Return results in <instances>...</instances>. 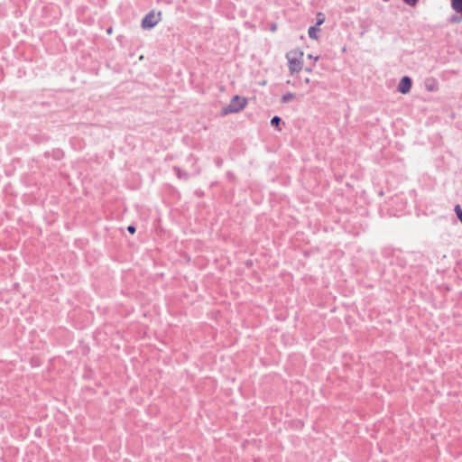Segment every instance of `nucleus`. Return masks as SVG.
I'll list each match as a JSON object with an SVG mask.
<instances>
[{
    "label": "nucleus",
    "mask_w": 462,
    "mask_h": 462,
    "mask_svg": "<svg viewBox=\"0 0 462 462\" xmlns=\"http://www.w3.org/2000/svg\"><path fill=\"white\" fill-rule=\"evenodd\" d=\"M302 56L303 52L291 51L286 54V58L289 63V69L291 74L298 73L302 69Z\"/></svg>",
    "instance_id": "f257e3e1"
},
{
    "label": "nucleus",
    "mask_w": 462,
    "mask_h": 462,
    "mask_svg": "<svg viewBox=\"0 0 462 462\" xmlns=\"http://www.w3.org/2000/svg\"><path fill=\"white\" fill-rule=\"evenodd\" d=\"M246 105V101L245 98H240L238 96H236L232 98L230 104L225 108V114L227 113H237L242 110Z\"/></svg>",
    "instance_id": "f03ea898"
},
{
    "label": "nucleus",
    "mask_w": 462,
    "mask_h": 462,
    "mask_svg": "<svg viewBox=\"0 0 462 462\" xmlns=\"http://www.w3.org/2000/svg\"><path fill=\"white\" fill-rule=\"evenodd\" d=\"M161 20V14L154 13L151 11L147 14L142 21V27L143 29H152Z\"/></svg>",
    "instance_id": "7ed1b4c3"
},
{
    "label": "nucleus",
    "mask_w": 462,
    "mask_h": 462,
    "mask_svg": "<svg viewBox=\"0 0 462 462\" xmlns=\"http://www.w3.org/2000/svg\"><path fill=\"white\" fill-rule=\"evenodd\" d=\"M411 86H412V81H411V78L408 76H404L400 80L397 88H398V91L401 92L402 94H407L410 92Z\"/></svg>",
    "instance_id": "20e7f679"
},
{
    "label": "nucleus",
    "mask_w": 462,
    "mask_h": 462,
    "mask_svg": "<svg viewBox=\"0 0 462 462\" xmlns=\"http://www.w3.org/2000/svg\"><path fill=\"white\" fill-rule=\"evenodd\" d=\"M452 9L462 15V0H451Z\"/></svg>",
    "instance_id": "39448f33"
},
{
    "label": "nucleus",
    "mask_w": 462,
    "mask_h": 462,
    "mask_svg": "<svg viewBox=\"0 0 462 462\" xmlns=\"http://www.w3.org/2000/svg\"><path fill=\"white\" fill-rule=\"evenodd\" d=\"M319 32V28L318 27V25L310 27L308 32L310 38L317 40Z\"/></svg>",
    "instance_id": "423d86ee"
},
{
    "label": "nucleus",
    "mask_w": 462,
    "mask_h": 462,
    "mask_svg": "<svg viewBox=\"0 0 462 462\" xmlns=\"http://www.w3.org/2000/svg\"><path fill=\"white\" fill-rule=\"evenodd\" d=\"M425 88L428 91L434 92L438 90V85L437 83L432 80V82H427L425 85Z\"/></svg>",
    "instance_id": "0eeeda50"
},
{
    "label": "nucleus",
    "mask_w": 462,
    "mask_h": 462,
    "mask_svg": "<svg viewBox=\"0 0 462 462\" xmlns=\"http://www.w3.org/2000/svg\"><path fill=\"white\" fill-rule=\"evenodd\" d=\"M295 97V95L291 92H288L282 97V103H288Z\"/></svg>",
    "instance_id": "6e6552de"
},
{
    "label": "nucleus",
    "mask_w": 462,
    "mask_h": 462,
    "mask_svg": "<svg viewBox=\"0 0 462 462\" xmlns=\"http://www.w3.org/2000/svg\"><path fill=\"white\" fill-rule=\"evenodd\" d=\"M281 123V118L277 116H273L271 120V125L277 127Z\"/></svg>",
    "instance_id": "1a4fd4ad"
},
{
    "label": "nucleus",
    "mask_w": 462,
    "mask_h": 462,
    "mask_svg": "<svg viewBox=\"0 0 462 462\" xmlns=\"http://www.w3.org/2000/svg\"><path fill=\"white\" fill-rule=\"evenodd\" d=\"M402 1L411 6H414L417 5L419 0H402Z\"/></svg>",
    "instance_id": "9d476101"
},
{
    "label": "nucleus",
    "mask_w": 462,
    "mask_h": 462,
    "mask_svg": "<svg viewBox=\"0 0 462 462\" xmlns=\"http://www.w3.org/2000/svg\"><path fill=\"white\" fill-rule=\"evenodd\" d=\"M127 230L131 233V234H134L135 232V227L134 226H129L127 227Z\"/></svg>",
    "instance_id": "9b49d317"
},
{
    "label": "nucleus",
    "mask_w": 462,
    "mask_h": 462,
    "mask_svg": "<svg viewBox=\"0 0 462 462\" xmlns=\"http://www.w3.org/2000/svg\"><path fill=\"white\" fill-rule=\"evenodd\" d=\"M323 23H324V18L323 17L322 18H319V21H318L316 25H318V27L319 28V25H321Z\"/></svg>",
    "instance_id": "f8f14e48"
},
{
    "label": "nucleus",
    "mask_w": 462,
    "mask_h": 462,
    "mask_svg": "<svg viewBox=\"0 0 462 462\" xmlns=\"http://www.w3.org/2000/svg\"><path fill=\"white\" fill-rule=\"evenodd\" d=\"M303 81H304L305 84H310V79L309 78H305Z\"/></svg>",
    "instance_id": "ddd939ff"
},
{
    "label": "nucleus",
    "mask_w": 462,
    "mask_h": 462,
    "mask_svg": "<svg viewBox=\"0 0 462 462\" xmlns=\"http://www.w3.org/2000/svg\"><path fill=\"white\" fill-rule=\"evenodd\" d=\"M175 171H176V172H177V174H178L179 178H180V177H181V174H180V169L175 168Z\"/></svg>",
    "instance_id": "4468645a"
},
{
    "label": "nucleus",
    "mask_w": 462,
    "mask_h": 462,
    "mask_svg": "<svg viewBox=\"0 0 462 462\" xmlns=\"http://www.w3.org/2000/svg\"><path fill=\"white\" fill-rule=\"evenodd\" d=\"M287 84H290V85H292V86H296V84L291 80H287Z\"/></svg>",
    "instance_id": "2eb2a0df"
},
{
    "label": "nucleus",
    "mask_w": 462,
    "mask_h": 462,
    "mask_svg": "<svg viewBox=\"0 0 462 462\" xmlns=\"http://www.w3.org/2000/svg\"><path fill=\"white\" fill-rule=\"evenodd\" d=\"M111 31H112V29L110 28V29L107 30V32L110 33Z\"/></svg>",
    "instance_id": "dca6fc26"
},
{
    "label": "nucleus",
    "mask_w": 462,
    "mask_h": 462,
    "mask_svg": "<svg viewBox=\"0 0 462 462\" xmlns=\"http://www.w3.org/2000/svg\"><path fill=\"white\" fill-rule=\"evenodd\" d=\"M307 72H310L311 69H306Z\"/></svg>",
    "instance_id": "f3484780"
}]
</instances>
